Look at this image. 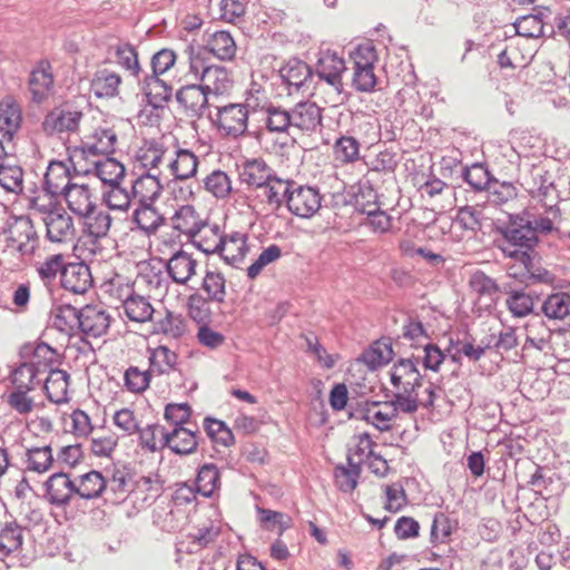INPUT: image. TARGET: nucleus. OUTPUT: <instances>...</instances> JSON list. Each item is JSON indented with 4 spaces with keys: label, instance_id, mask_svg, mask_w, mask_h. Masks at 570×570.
Segmentation results:
<instances>
[{
    "label": "nucleus",
    "instance_id": "obj_25",
    "mask_svg": "<svg viewBox=\"0 0 570 570\" xmlns=\"http://www.w3.org/2000/svg\"><path fill=\"white\" fill-rule=\"evenodd\" d=\"M364 193L355 197V208L357 212L366 214L365 225L371 226L374 233L384 234L392 227V217L384 210H381L376 203H364Z\"/></svg>",
    "mask_w": 570,
    "mask_h": 570
},
{
    "label": "nucleus",
    "instance_id": "obj_33",
    "mask_svg": "<svg viewBox=\"0 0 570 570\" xmlns=\"http://www.w3.org/2000/svg\"><path fill=\"white\" fill-rule=\"evenodd\" d=\"M198 158L188 149H178L176 157L169 159L168 169L170 174L179 180L191 178L197 173Z\"/></svg>",
    "mask_w": 570,
    "mask_h": 570
},
{
    "label": "nucleus",
    "instance_id": "obj_27",
    "mask_svg": "<svg viewBox=\"0 0 570 570\" xmlns=\"http://www.w3.org/2000/svg\"><path fill=\"white\" fill-rule=\"evenodd\" d=\"M283 83H285L291 91L292 89L298 90L307 79L312 76L309 66L296 58L289 59L283 65L278 71Z\"/></svg>",
    "mask_w": 570,
    "mask_h": 570
},
{
    "label": "nucleus",
    "instance_id": "obj_40",
    "mask_svg": "<svg viewBox=\"0 0 570 570\" xmlns=\"http://www.w3.org/2000/svg\"><path fill=\"white\" fill-rule=\"evenodd\" d=\"M92 163L95 165L97 177L105 185L110 186L121 183L125 177L126 170L124 165L112 157L106 156L104 159L95 160Z\"/></svg>",
    "mask_w": 570,
    "mask_h": 570
},
{
    "label": "nucleus",
    "instance_id": "obj_11",
    "mask_svg": "<svg viewBox=\"0 0 570 570\" xmlns=\"http://www.w3.org/2000/svg\"><path fill=\"white\" fill-rule=\"evenodd\" d=\"M94 279L90 267L83 262L68 263L62 269L60 277L61 287L72 294H85L91 286Z\"/></svg>",
    "mask_w": 570,
    "mask_h": 570
},
{
    "label": "nucleus",
    "instance_id": "obj_32",
    "mask_svg": "<svg viewBox=\"0 0 570 570\" xmlns=\"http://www.w3.org/2000/svg\"><path fill=\"white\" fill-rule=\"evenodd\" d=\"M107 489L106 479L96 470L80 475L78 482H76V495L86 500L100 498Z\"/></svg>",
    "mask_w": 570,
    "mask_h": 570
},
{
    "label": "nucleus",
    "instance_id": "obj_10",
    "mask_svg": "<svg viewBox=\"0 0 570 570\" xmlns=\"http://www.w3.org/2000/svg\"><path fill=\"white\" fill-rule=\"evenodd\" d=\"M75 495L76 482L67 473H53L45 482V499L55 507H66Z\"/></svg>",
    "mask_w": 570,
    "mask_h": 570
},
{
    "label": "nucleus",
    "instance_id": "obj_51",
    "mask_svg": "<svg viewBox=\"0 0 570 570\" xmlns=\"http://www.w3.org/2000/svg\"><path fill=\"white\" fill-rule=\"evenodd\" d=\"M507 294L505 304L514 317H524L533 312L534 301L530 293L511 289Z\"/></svg>",
    "mask_w": 570,
    "mask_h": 570
},
{
    "label": "nucleus",
    "instance_id": "obj_55",
    "mask_svg": "<svg viewBox=\"0 0 570 570\" xmlns=\"http://www.w3.org/2000/svg\"><path fill=\"white\" fill-rule=\"evenodd\" d=\"M204 187L214 197L224 199L232 191V180L225 171L216 169L205 177Z\"/></svg>",
    "mask_w": 570,
    "mask_h": 570
},
{
    "label": "nucleus",
    "instance_id": "obj_1",
    "mask_svg": "<svg viewBox=\"0 0 570 570\" xmlns=\"http://www.w3.org/2000/svg\"><path fill=\"white\" fill-rule=\"evenodd\" d=\"M238 170L240 183L255 189L257 198L274 209L279 208V197L286 189L285 179L278 177L265 160L262 158L246 160Z\"/></svg>",
    "mask_w": 570,
    "mask_h": 570
},
{
    "label": "nucleus",
    "instance_id": "obj_61",
    "mask_svg": "<svg viewBox=\"0 0 570 570\" xmlns=\"http://www.w3.org/2000/svg\"><path fill=\"white\" fill-rule=\"evenodd\" d=\"M131 189L122 187L120 183L109 186V189L104 194L106 205L111 209L126 210L132 198Z\"/></svg>",
    "mask_w": 570,
    "mask_h": 570
},
{
    "label": "nucleus",
    "instance_id": "obj_7",
    "mask_svg": "<svg viewBox=\"0 0 570 570\" xmlns=\"http://www.w3.org/2000/svg\"><path fill=\"white\" fill-rule=\"evenodd\" d=\"M247 236L244 233L233 232L222 238H215L213 244H203L206 254H219L230 265L242 262L248 250Z\"/></svg>",
    "mask_w": 570,
    "mask_h": 570
},
{
    "label": "nucleus",
    "instance_id": "obj_30",
    "mask_svg": "<svg viewBox=\"0 0 570 570\" xmlns=\"http://www.w3.org/2000/svg\"><path fill=\"white\" fill-rule=\"evenodd\" d=\"M36 362H22L10 372L9 381L14 390L33 391L41 382Z\"/></svg>",
    "mask_w": 570,
    "mask_h": 570
},
{
    "label": "nucleus",
    "instance_id": "obj_18",
    "mask_svg": "<svg viewBox=\"0 0 570 570\" xmlns=\"http://www.w3.org/2000/svg\"><path fill=\"white\" fill-rule=\"evenodd\" d=\"M161 446L169 448L174 453L187 455L196 451L198 445V431L185 426L174 428L171 432L163 434Z\"/></svg>",
    "mask_w": 570,
    "mask_h": 570
},
{
    "label": "nucleus",
    "instance_id": "obj_41",
    "mask_svg": "<svg viewBox=\"0 0 570 570\" xmlns=\"http://www.w3.org/2000/svg\"><path fill=\"white\" fill-rule=\"evenodd\" d=\"M220 487V474L214 463H206L198 469L196 490L205 498L212 497Z\"/></svg>",
    "mask_w": 570,
    "mask_h": 570
},
{
    "label": "nucleus",
    "instance_id": "obj_5",
    "mask_svg": "<svg viewBox=\"0 0 570 570\" xmlns=\"http://www.w3.org/2000/svg\"><path fill=\"white\" fill-rule=\"evenodd\" d=\"M83 114L71 106H59L46 115L42 130L47 136L77 132Z\"/></svg>",
    "mask_w": 570,
    "mask_h": 570
},
{
    "label": "nucleus",
    "instance_id": "obj_47",
    "mask_svg": "<svg viewBox=\"0 0 570 570\" xmlns=\"http://www.w3.org/2000/svg\"><path fill=\"white\" fill-rule=\"evenodd\" d=\"M53 83L51 72L43 68L31 71L29 78V90L35 102H41L47 96Z\"/></svg>",
    "mask_w": 570,
    "mask_h": 570
},
{
    "label": "nucleus",
    "instance_id": "obj_38",
    "mask_svg": "<svg viewBox=\"0 0 570 570\" xmlns=\"http://www.w3.org/2000/svg\"><path fill=\"white\" fill-rule=\"evenodd\" d=\"M546 317L562 321L570 315V294L558 292L549 295L541 305Z\"/></svg>",
    "mask_w": 570,
    "mask_h": 570
},
{
    "label": "nucleus",
    "instance_id": "obj_52",
    "mask_svg": "<svg viewBox=\"0 0 570 570\" xmlns=\"http://www.w3.org/2000/svg\"><path fill=\"white\" fill-rule=\"evenodd\" d=\"M333 151L340 163L353 164L360 158V142L353 136H341L336 139Z\"/></svg>",
    "mask_w": 570,
    "mask_h": 570
},
{
    "label": "nucleus",
    "instance_id": "obj_60",
    "mask_svg": "<svg viewBox=\"0 0 570 570\" xmlns=\"http://www.w3.org/2000/svg\"><path fill=\"white\" fill-rule=\"evenodd\" d=\"M27 458L28 469L38 473L49 470L53 462L51 446L49 445L29 449Z\"/></svg>",
    "mask_w": 570,
    "mask_h": 570
},
{
    "label": "nucleus",
    "instance_id": "obj_9",
    "mask_svg": "<svg viewBox=\"0 0 570 570\" xmlns=\"http://www.w3.org/2000/svg\"><path fill=\"white\" fill-rule=\"evenodd\" d=\"M538 261V253L533 252L531 255H529V259L519 258L514 264L509 266L508 274L513 278H518L527 286L537 283H552L554 279L553 275L546 268L539 266Z\"/></svg>",
    "mask_w": 570,
    "mask_h": 570
},
{
    "label": "nucleus",
    "instance_id": "obj_2",
    "mask_svg": "<svg viewBox=\"0 0 570 570\" xmlns=\"http://www.w3.org/2000/svg\"><path fill=\"white\" fill-rule=\"evenodd\" d=\"M502 240L499 248L502 253L514 261L519 258L529 259V255L535 252L539 237L534 236L529 216L511 215L507 226L500 228Z\"/></svg>",
    "mask_w": 570,
    "mask_h": 570
},
{
    "label": "nucleus",
    "instance_id": "obj_31",
    "mask_svg": "<svg viewBox=\"0 0 570 570\" xmlns=\"http://www.w3.org/2000/svg\"><path fill=\"white\" fill-rule=\"evenodd\" d=\"M352 416L373 424L380 431H389L391 429L390 422L395 417V410H391L389 406V411H382L380 403L366 402Z\"/></svg>",
    "mask_w": 570,
    "mask_h": 570
},
{
    "label": "nucleus",
    "instance_id": "obj_14",
    "mask_svg": "<svg viewBox=\"0 0 570 570\" xmlns=\"http://www.w3.org/2000/svg\"><path fill=\"white\" fill-rule=\"evenodd\" d=\"M43 222L47 229V237L52 243H66L73 238L75 227L72 218L67 213H60L49 208Z\"/></svg>",
    "mask_w": 570,
    "mask_h": 570
},
{
    "label": "nucleus",
    "instance_id": "obj_35",
    "mask_svg": "<svg viewBox=\"0 0 570 570\" xmlns=\"http://www.w3.org/2000/svg\"><path fill=\"white\" fill-rule=\"evenodd\" d=\"M149 371L151 374L164 375L176 370L177 354L165 345L148 350Z\"/></svg>",
    "mask_w": 570,
    "mask_h": 570
},
{
    "label": "nucleus",
    "instance_id": "obj_37",
    "mask_svg": "<svg viewBox=\"0 0 570 570\" xmlns=\"http://www.w3.org/2000/svg\"><path fill=\"white\" fill-rule=\"evenodd\" d=\"M200 289L213 303H225L227 289L224 274L216 269H206L202 279Z\"/></svg>",
    "mask_w": 570,
    "mask_h": 570
},
{
    "label": "nucleus",
    "instance_id": "obj_58",
    "mask_svg": "<svg viewBox=\"0 0 570 570\" xmlns=\"http://www.w3.org/2000/svg\"><path fill=\"white\" fill-rule=\"evenodd\" d=\"M220 531V523L208 521L189 533V538L191 539L190 543L197 549L206 548L217 540Z\"/></svg>",
    "mask_w": 570,
    "mask_h": 570
},
{
    "label": "nucleus",
    "instance_id": "obj_56",
    "mask_svg": "<svg viewBox=\"0 0 570 570\" xmlns=\"http://www.w3.org/2000/svg\"><path fill=\"white\" fill-rule=\"evenodd\" d=\"M66 263L63 262V255L55 254L47 257L42 263L37 266V274L46 286L55 283L58 274L62 276V269Z\"/></svg>",
    "mask_w": 570,
    "mask_h": 570
},
{
    "label": "nucleus",
    "instance_id": "obj_34",
    "mask_svg": "<svg viewBox=\"0 0 570 570\" xmlns=\"http://www.w3.org/2000/svg\"><path fill=\"white\" fill-rule=\"evenodd\" d=\"M121 77L108 69L98 70L90 83V90L98 98H111L118 95Z\"/></svg>",
    "mask_w": 570,
    "mask_h": 570
},
{
    "label": "nucleus",
    "instance_id": "obj_63",
    "mask_svg": "<svg viewBox=\"0 0 570 570\" xmlns=\"http://www.w3.org/2000/svg\"><path fill=\"white\" fill-rule=\"evenodd\" d=\"M282 255L281 247L276 244H272L266 247L257 257V259L247 268V276L250 279H255L263 268L268 264L277 261Z\"/></svg>",
    "mask_w": 570,
    "mask_h": 570
},
{
    "label": "nucleus",
    "instance_id": "obj_64",
    "mask_svg": "<svg viewBox=\"0 0 570 570\" xmlns=\"http://www.w3.org/2000/svg\"><path fill=\"white\" fill-rule=\"evenodd\" d=\"M116 58L122 68L139 79L141 68L138 61V53L132 46L128 43L119 46L116 50Z\"/></svg>",
    "mask_w": 570,
    "mask_h": 570
},
{
    "label": "nucleus",
    "instance_id": "obj_8",
    "mask_svg": "<svg viewBox=\"0 0 570 570\" xmlns=\"http://www.w3.org/2000/svg\"><path fill=\"white\" fill-rule=\"evenodd\" d=\"M8 246L18 250L22 256L31 255L38 245V235L31 219L20 216L9 225Z\"/></svg>",
    "mask_w": 570,
    "mask_h": 570
},
{
    "label": "nucleus",
    "instance_id": "obj_53",
    "mask_svg": "<svg viewBox=\"0 0 570 570\" xmlns=\"http://www.w3.org/2000/svg\"><path fill=\"white\" fill-rule=\"evenodd\" d=\"M151 372L140 370L138 366H129L124 373V385L130 393L141 394L150 385Z\"/></svg>",
    "mask_w": 570,
    "mask_h": 570
},
{
    "label": "nucleus",
    "instance_id": "obj_24",
    "mask_svg": "<svg viewBox=\"0 0 570 570\" xmlns=\"http://www.w3.org/2000/svg\"><path fill=\"white\" fill-rule=\"evenodd\" d=\"M147 102L154 108L163 107L171 97L173 88L159 75H146L138 79Z\"/></svg>",
    "mask_w": 570,
    "mask_h": 570
},
{
    "label": "nucleus",
    "instance_id": "obj_62",
    "mask_svg": "<svg viewBox=\"0 0 570 570\" xmlns=\"http://www.w3.org/2000/svg\"><path fill=\"white\" fill-rule=\"evenodd\" d=\"M30 391L14 390L6 395V402L11 410L20 415H28L35 409V401L29 396Z\"/></svg>",
    "mask_w": 570,
    "mask_h": 570
},
{
    "label": "nucleus",
    "instance_id": "obj_48",
    "mask_svg": "<svg viewBox=\"0 0 570 570\" xmlns=\"http://www.w3.org/2000/svg\"><path fill=\"white\" fill-rule=\"evenodd\" d=\"M515 33L525 38H540L544 35L543 12L525 14L513 23Z\"/></svg>",
    "mask_w": 570,
    "mask_h": 570
},
{
    "label": "nucleus",
    "instance_id": "obj_20",
    "mask_svg": "<svg viewBox=\"0 0 570 570\" xmlns=\"http://www.w3.org/2000/svg\"><path fill=\"white\" fill-rule=\"evenodd\" d=\"M130 188L138 203L149 204L160 196L164 183L160 174L146 171L131 183Z\"/></svg>",
    "mask_w": 570,
    "mask_h": 570
},
{
    "label": "nucleus",
    "instance_id": "obj_28",
    "mask_svg": "<svg viewBox=\"0 0 570 570\" xmlns=\"http://www.w3.org/2000/svg\"><path fill=\"white\" fill-rule=\"evenodd\" d=\"M62 197L68 208L80 217L88 215L96 207L90 189L85 184H73Z\"/></svg>",
    "mask_w": 570,
    "mask_h": 570
},
{
    "label": "nucleus",
    "instance_id": "obj_39",
    "mask_svg": "<svg viewBox=\"0 0 570 570\" xmlns=\"http://www.w3.org/2000/svg\"><path fill=\"white\" fill-rule=\"evenodd\" d=\"M347 463L350 468L340 464L334 469L335 484L345 493H350L356 488L361 474V462H355L352 455H347Z\"/></svg>",
    "mask_w": 570,
    "mask_h": 570
},
{
    "label": "nucleus",
    "instance_id": "obj_16",
    "mask_svg": "<svg viewBox=\"0 0 570 570\" xmlns=\"http://www.w3.org/2000/svg\"><path fill=\"white\" fill-rule=\"evenodd\" d=\"M198 262L187 252L178 250L165 262L164 268L171 281L178 285H186L196 274Z\"/></svg>",
    "mask_w": 570,
    "mask_h": 570
},
{
    "label": "nucleus",
    "instance_id": "obj_3",
    "mask_svg": "<svg viewBox=\"0 0 570 570\" xmlns=\"http://www.w3.org/2000/svg\"><path fill=\"white\" fill-rule=\"evenodd\" d=\"M72 185L69 167L62 161L51 160L43 176L41 190H35L33 195L29 196V207L47 212Z\"/></svg>",
    "mask_w": 570,
    "mask_h": 570
},
{
    "label": "nucleus",
    "instance_id": "obj_46",
    "mask_svg": "<svg viewBox=\"0 0 570 570\" xmlns=\"http://www.w3.org/2000/svg\"><path fill=\"white\" fill-rule=\"evenodd\" d=\"M124 309L129 320L138 323L147 322L151 318L154 308L149 301L140 295H130L124 302Z\"/></svg>",
    "mask_w": 570,
    "mask_h": 570
},
{
    "label": "nucleus",
    "instance_id": "obj_26",
    "mask_svg": "<svg viewBox=\"0 0 570 570\" xmlns=\"http://www.w3.org/2000/svg\"><path fill=\"white\" fill-rule=\"evenodd\" d=\"M69 380L70 375L66 371L60 368L50 370L43 383L47 399L55 404L68 402Z\"/></svg>",
    "mask_w": 570,
    "mask_h": 570
},
{
    "label": "nucleus",
    "instance_id": "obj_29",
    "mask_svg": "<svg viewBox=\"0 0 570 570\" xmlns=\"http://www.w3.org/2000/svg\"><path fill=\"white\" fill-rule=\"evenodd\" d=\"M200 82L208 94H214L215 96L223 95L232 86L227 69L216 65H209L203 68Z\"/></svg>",
    "mask_w": 570,
    "mask_h": 570
},
{
    "label": "nucleus",
    "instance_id": "obj_44",
    "mask_svg": "<svg viewBox=\"0 0 570 570\" xmlns=\"http://www.w3.org/2000/svg\"><path fill=\"white\" fill-rule=\"evenodd\" d=\"M80 309L67 304L60 305L53 312L52 324L58 331L71 334L79 328Z\"/></svg>",
    "mask_w": 570,
    "mask_h": 570
},
{
    "label": "nucleus",
    "instance_id": "obj_59",
    "mask_svg": "<svg viewBox=\"0 0 570 570\" xmlns=\"http://www.w3.org/2000/svg\"><path fill=\"white\" fill-rule=\"evenodd\" d=\"M204 429L208 438L217 444L229 446L235 442L233 432L223 421L206 417Z\"/></svg>",
    "mask_w": 570,
    "mask_h": 570
},
{
    "label": "nucleus",
    "instance_id": "obj_45",
    "mask_svg": "<svg viewBox=\"0 0 570 570\" xmlns=\"http://www.w3.org/2000/svg\"><path fill=\"white\" fill-rule=\"evenodd\" d=\"M265 128L269 132H288L292 130L289 110L282 108L281 106L269 105L265 109Z\"/></svg>",
    "mask_w": 570,
    "mask_h": 570
},
{
    "label": "nucleus",
    "instance_id": "obj_15",
    "mask_svg": "<svg viewBox=\"0 0 570 570\" xmlns=\"http://www.w3.org/2000/svg\"><path fill=\"white\" fill-rule=\"evenodd\" d=\"M292 130L314 131L322 122V109L312 101L296 104L291 110Z\"/></svg>",
    "mask_w": 570,
    "mask_h": 570
},
{
    "label": "nucleus",
    "instance_id": "obj_19",
    "mask_svg": "<svg viewBox=\"0 0 570 570\" xmlns=\"http://www.w3.org/2000/svg\"><path fill=\"white\" fill-rule=\"evenodd\" d=\"M110 325L109 314L97 306L86 305L80 308L79 330L91 337H100Z\"/></svg>",
    "mask_w": 570,
    "mask_h": 570
},
{
    "label": "nucleus",
    "instance_id": "obj_12",
    "mask_svg": "<svg viewBox=\"0 0 570 570\" xmlns=\"http://www.w3.org/2000/svg\"><path fill=\"white\" fill-rule=\"evenodd\" d=\"M117 134L110 128H97L87 136L80 146L86 158L90 156H110L116 150Z\"/></svg>",
    "mask_w": 570,
    "mask_h": 570
},
{
    "label": "nucleus",
    "instance_id": "obj_17",
    "mask_svg": "<svg viewBox=\"0 0 570 570\" xmlns=\"http://www.w3.org/2000/svg\"><path fill=\"white\" fill-rule=\"evenodd\" d=\"M345 70L344 59L335 52L326 51L318 58L316 68L318 77L331 85L338 94L343 91L342 73Z\"/></svg>",
    "mask_w": 570,
    "mask_h": 570
},
{
    "label": "nucleus",
    "instance_id": "obj_42",
    "mask_svg": "<svg viewBox=\"0 0 570 570\" xmlns=\"http://www.w3.org/2000/svg\"><path fill=\"white\" fill-rule=\"evenodd\" d=\"M22 532V528L17 522H8L0 528V559L21 548Z\"/></svg>",
    "mask_w": 570,
    "mask_h": 570
},
{
    "label": "nucleus",
    "instance_id": "obj_21",
    "mask_svg": "<svg viewBox=\"0 0 570 570\" xmlns=\"http://www.w3.org/2000/svg\"><path fill=\"white\" fill-rule=\"evenodd\" d=\"M22 110L12 98L0 101V132L11 144L21 128Z\"/></svg>",
    "mask_w": 570,
    "mask_h": 570
},
{
    "label": "nucleus",
    "instance_id": "obj_43",
    "mask_svg": "<svg viewBox=\"0 0 570 570\" xmlns=\"http://www.w3.org/2000/svg\"><path fill=\"white\" fill-rule=\"evenodd\" d=\"M206 48L220 60H229L236 52L235 41L227 31L214 32L210 36Z\"/></svg>",
    "mask_w": 570,
    "mask_h": 570
},
{
    "label": "nucleus",
    "instance_id": "obj_22",
    "mask_svg": "<svg viewBox=\"0 0 570 570\" xmlns=\"http://www.w3.org/2000/svg\"><path fill=\"white\" fill-rule=\"evenodd\" d=\"M208 95L202 85H187L177 91L176 99L190 116L200 117L208 107Z\"/></svg>",
    "mask_w": 570,
    "mask_h": 570
},
{
    "label": "nucleus",
    "instance_id": "obj_57",
    "mask_svg": "<svg viewBox=\"0 0 570 570\" xmlns=\"http://www.w3.org/2000/svg\"><path fill=\"white\" fill-rule=\"evenodd\" d=\"M462 178L475 191L488 189L492 181L490 171L482 164L465 167L462 171Z\"/></svg>",
    "mask_w": 570,
    "mask_h": 570
},
{
    "label": "nucleus",
    "instance_id": "obj_6",
    "mask_svg": "<svg viewBox=\"0 0 570 570\" xmlns=\"http://www.w3.org/2000/svg\"><path fill=\"white\" fill-rule=\"evenodd\" d=\"M248 107L244 104H228L217 107V127L226 137L244 136L248 127Z\"/></svg>",
    "mask_w": 570,
    "mask_h": 570
},
{
    "label": "nucleus",
    "instance_id": "obj_4",
    "mask_svg": "<svg viewBox=\"0 0 570 570\" xmlns=\"http://www.w3.org/2000/svg\"><path fill=\"white\" fill-rule=\"evenodd\" d=\"M286 189L279 197V207L285 202L291 214L299 218H312L322 206L320 189L308 185H298L285 179Z\"/></svg>",
    "mask_w": 570,
    "mask_h": 570
},
{
    "label": "nucleus",
    "instance_id": "obj_36",
    "mask_svg": "<svg viewBox=\"0 0 570 570\" xmlns=\"http://www.w3.org/2000/svg\"><path fill=\"white\" fill-rule=\"evenodd\" d=\"M149 204H140L134 210L132 220L136 223L138 228L145 234H155L158 228L164 224V217L158 213L156 207Z\"/></svg>",
    "mask_w": 570,
    "mask_h": 570
},
{
    "label": "nucleus",
    "instance_id": "obj_13",
    "mask_svg": "<svg viewBox=\"0 0 570 570\" xmlns=\"http://www.w3.org/2000/svg\"><path fill=\"white\" fill-rule=\"evenodd\" d=\"M422 375L412 358H400L391 370V383L399 391L417 392L422 386Z\"/></svg>",
    "mask_w": 570,
    "mask_h": 570
},
{
    "label": "nucleus",
    "instance_id": "obj_54",
    "mask_svg": "<svg viewBox=\"0 0 570 570\" xmlns=\"http://www.w3.org/2000/svg\"><path fill=\"white\" fill-rule=\"evenodd\" d=\"M82 217L85 218V226L90 236L96 239L107 236L111 225V217L106 210H97L96 207H94L92 212Z\"/></svg>",
    "mask_w": 570,
    "mask_h": 570
},
{
    "label": "nucleus",
    "instance_id": "obj_49",
    "mask_svg": "<svg viewBox=\"0 0 570 570\" xmlns=\"http://www.w3.org/2000/svg\"><path fill=\"white\" fill-rule=\"evenodd\" d=\"M210 303L213 301L202 293L190 294L187 299L189 317L198 324L209 323L213 315Z\"/></svg>",
    "mask_w": 570,
    "mask_h": 570
},
{
    "label": "nucleus",
    "instance_id": "obj_23",
    "mask_svg": "<svg viewBox=\"0 0 570 570\" xmlns=\"http://www.w3.org/2000/svg\"><path fill=\"white\" fill-rule=\"evenodd\" d=\"M171 226L179 233L186 234L189 239L198 232H209L208 224L203 222L195 208L190 205L181 206L171 217Z\"/></svg>",
    "mask_w": 570,
    "mask_h": 570
},
{
    "label": "nucleus",
    "instance_id": "obj_50",
    "mask_svg": "<svg viewBox=\"0 0 570 570\" xmlns=\"http://www.w3.org/2000/svg\"><path fill=\"white\" fill-rule=\"evenodd\" d=\"M0 186L7 191L20 194L23 190V170L10 163L0 164Z\"/></svg>",
    "mask_w": 570,
    "mask_h": 570
}]
</instances>
